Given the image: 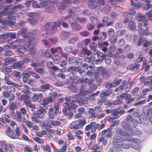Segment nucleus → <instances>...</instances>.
<instances>
[{
  "mask_svg": "<svg viewBox=\"0 0 152 152\" xmlns=\"http://www.w3.org/2000/svg\"><path fill=\"white\" fill-rule=\"evenodd\" d=\"M28 29L27 28H23L20 29L18 32V34L22 35V37L25 39H28L29 36L26 35Z\"/></svg>",
  "mask_w": 152,
  "mask_h": 152,
  "instance_id": "obj_16",
  "label": "nucleus"
},
{
  "mask_svg": "<svg viewBox=\"0 0 152 152\" xmlns=\"http://www.w3.org/2000/svg\"><path fill=\"white\" fill-rule=\"evenodd\" d=\"M4 80L6 83L9 85H12L16 88H20L23 86L22 85H20L15 83L12 82L10 80L9 74L8 73H5Z\"/></svg>",
  "mask_w": 152,
  "mask_h": 152,
  "instance_id": "obj_10",
  "label": "nucleus"
},
{
  "mask_svg": "<svg viewBox=\"0 0 152 152\" xmlns=\"http://www.w3.org/2000/svg\"><path fill=\"white\" fill-rule=\"evenodd\" d=\"M124 22L128 23L129 27L130 29L135 30L136 28V25L135 23L133 21L130 20L126 19L124 21Z\"/></svg>",
  "mask_w": 152,
  "mask_h": 152,
  "instance_id": "obj_26",
  "label": "nucleus"
},
{
  "mask_svg": "<svg viewBox=\"0 0 152 152\" xmlns=\"http://www.w3.org/2000/svg\"><path fill=\"white\" fill-rule=\"evenodd\" d=\"M115 147L114 150H118L119 152H121L122 150L121 148L126 149L129 148L130 147H131V145L126 144L125 143L121 142L118 144H116V145H115Z\"/></svg>",
  "mask_w": 152,
  "mask_h": 152,
  "instance_id": "obj_11",
  "label": "nucleus"
},
{
  "mask_svg": "<svg viewBox=\"0 0 152 152\" xmlns=\"http://www.w3.org/2000/svg\"><path fill=\"white\" fill-rule=\"evenodd\" d=\"M139 68V64H135L134 65H129L127 67V69L131 70L132 71H134L137 70Z\"/></svg>",
  "mask_w": 152,
  "mask_h": 152,
  "instance_id": "obj_35",
  "label": "nucleus"
},
{
  "mask_svg": "<svg viewBox=\"0 0 152 152\" xmlns=\"http://www.w3.org/2000/svg\"><path fill=\"white\" fill-rule=\"evenodd\" d=\"M142 1L145 3L143 6V8L144 10H147L149 9L152 8V5L149 1L148 0H142Z\"/></svg>",
  "mask_w": 152,
  "mask_h": 152,
  "instance_id": "obj_22",
  "label": "nucleus"
},
{
  "mask_svg": "<svg viewBox=\"0 0 152 152\" xmlns=\"http://www.w3.org/2000/svg\"><path fill=\"white\" fill-rule=\"evenodd\" d=\"M61 24V22L58 21L57 22H47L44 26L42 28V31L45 32V34H43L42 36L45 35L46 37L50 34L54 33L57 30V28L59 27Z\"/></svg>",
  "mask_w": 152,
  "mask_h": 152,
  "instance_id": "obj_2",
  "label": "nucleus"
},
{
  "mask_svg": "<svg viewBox=\"0 0 152 152\" xmlns=\"http://www.w3.org/2000/svg\"><path fill=\"white\" fill-rule=\"evenodd\" d=\"M5 35L7 37L12 39H15L16 37V34L13 32H7L6 33Z\"/></svg>",
  "mask_w": 152,
  "mask_h": 152,
  "instance_id": "obj_47",
  "label": "nucleus"
},
{
  "mask_svg": "<svg viewBox=\"0 0 152 152\" xmlns=\"http://www.w3.org/2000/svg\"><path fill=\"white\" fill-rule=\"evenodd\" d=\"M50 86L49 84H45L42 85L40 86L41 88L43 90V91H46L48 90Z\"/></svg>",
  "mask_w": 152,
  "mask_h": 152,
  "instance_id": "obj_54",
  "label": "nucleus"
},
{
  "mask_svg": "<svg viewBox=\"0 0 152 152\" xmlns=\"http://www.w3.org/2000/svg\"><path fill=\"white\" fill-rule=\"evenodd\" d=\"M12 94V92L10 91H4L2 93V94L6 97L8 98Z\"/></svg>",
  "mask_w": 152,
  "mask_h": 152,
  "instance_id": "obj_58",
  "label": "nucleus"
},
{
  "mask_svg": "<svg viewBox=\"0 0 152 152\" xmlns=\"http://www.w3.org/2000/svg\"><path fill=\"white\" fill-rule=\"evenodd\" d=\"M97 5H96L95 0H89L88 2V5L90 8L95 9L96 8L101 6L103 5L104 3L103 0H97Z\"/></svg>",
  "mask_w": 152,
  "mask_h": 152,
  "instance_id": "obj_5",
  "label": "nucleus"
},
{
  "mask_svg": "<svg viewBox=\"0 0 152 152\" xmlns=\"http://www.w3.org/2000/svg\"><path fill=\"white\" fill-rule=\"evenodd\" d=\"M15 137L14 139H17L20 135V130L18 126H17L15 130Z\"/></svg>",
  "mask_w": 152,
  "mask_h": 152,
  "instance_id": "obj_48",
  "label": "nucleus"
},
{
  "mask_svg": "<svg viewBox=\"0 0 152 152\" xmlns=\"http://www.w3.org/2000/svg\"><path fill=\"white\" fill-rule=\"evenodd\" d=\"M23 65L24 64L20 61L14 64L15 69H18L19 70H21L23 69Z\"/></svg>",
  "mask_w": 152,
  "mask_h": 152,
  "instance_id": "obj_30",
  "label": "nucleus"
},
{
  "mask_svg": "<svg viewBox=\"0 0 152 152\" xmlns=\"http://www.w3.org/2000/svg\"><path fill=\"white\" fill-rule=\"evenodd\" d=\"M33 139L35 141L40 144H42L44 143L43 140L37 137H33Z\"/></svg>",
  "mask_w": 152,
  "mask_h": 152,
  "instance_id": "obj_52",
  "label": "nucleus"
},
{
  "mask_svg": "<svg viewBox=\"0 0 152 152\" xmlns=\"http://www.w3.org/2000/svg\"><path fill=\"white\" fill-rule=\"evenodd\" d=\"M67 71L70 72L69 75L70 79L72 80H74L76 79V66H72L68 68Z\"/></svg>",
  "mask_w": 152,
  "mask_h": 152,
  "instance_id": "obj_8",
  "label": "nucleus"
},
{
  "mask_svg": "<svg viewBox=\"0 0 152 152\" xmlns=\"http://www.w3.org/2000/svg\"><path fill=\"white\" fill-rule=\"evenodd\" d=\"M117 38V36H113L110 37L109 41L112 44H114L116 42Z\"/></svg>",
  "mask_w": 152,
  "mask_h": 152,
  "instance_id": "obj_51",
  "label": "nucleus"
},
{
  "mask_svg": "<svg viewBox=\"0 0 152 152\" xmlns=\"http://www.w3.org/2000/svg\"><path fill=\"white\" fill-rule=\"evenodd\" d=\"M34 69L35 71L39 73L40 75H43L45 72V69L42 67H34Z\"/></svg>",
  "mask_w": 152,
  "mask_h": 152,
  "instance_id": "obj_39",
  "label": "nucleus"
},
{
  "mask_svg": "<svg viewBox=\"0 0 152 152\" xmlns=\"http://www.w3.org/2000/svg\"><path fill=\"white\" fill-rule=\"evenodd\" d=\"M25 104L27 107H29L32 109L35 108V105L34 104H32L31 101L26 102Z\"/></svg>",
  "mask_w": 152,
  "mask_h": 152,
  "instance_id": "obj_49",
  "label": "nucleus"
},
{
  "mask_svg": "<svg viewBox=\"0 0 152 152\" xmlns=\"http://www.w3.org/2000/svg\"><path fill=\"white\" fill-rule=\"evenodd\" d=\"M27 49L24 47H21L17 49V51L20 54H23L26 51Z\"/></svg>",
  "mask_w": 152,
  "mask_h": 152,
  "instance_id": "obj_57",
  "label": "nucleus"
},
{
  "mask_svg": "<svg viewBox=\"0 0 152 152\" xmlns=\"http://www.w3.org/2000/svg\"><path fill=\"white\" fill-rule=\"evenodd\" d=\"M16 94L18 96V100H23L25 96V94L21 95L20 93L18 92H16Z\"/></svg>",
  "mask_w": 152,
  "mask_h": 152,
  "instance_id": "obj_59",
  "label": "nucleus"
},
{
  "mask_svg": "<svg viewBox=\"0 0 152 152\" xmlns=\"http://www.w3.org/2000/svg\"><path fill=\"white\" fill-rule=\"evenodd\" d=\"M46 113L47 111L45 109L42 107H41L39 110L36 111V114L37 115H42L43 113Z\"/></svg>",
  "mask_w": 152,
  "mask_h": 152,
  "instance_id": "obj_40",
  "label": "nucleus"
},
{
  "mask_svg": "<svg viewBox=\"0 0 152 152\" xmlns=\"http://www.w3.org/2000/svg\"><path fill=\"white\" fill-rule=\"evenodd\" d=\"M53 102V100L51 97H46L44 98L43 99L42 104L44 107H45L49 103H52Z\"/></svg>",
  "mask_w": 152,
  "mask_h": 152,
  "instance_id": "obj_20",
  "label": "nucleus"
},
{
  "mask_svg": "<svg viewBox=\"0 0 152 152\" xmlns=\"http://www.w3.org/2000/svg\"><path fill=\"white\" fill-rule=\"evenodd\" d=\"M31 76V74L29 72H25L23 74L22 77L23 81V83H26L28 82V78Z\"/></svg>",
  "mask_w": 152,
  "mask_h": 152,
  "instance_id": "obj_29",
  "label": "nucleus"
},
{
  "mask_svg": "<svg viewBox=\"0 0 152 152\" xmlns=\"http://www.w3.org/2000/svg\"><path fill=\"white\" fill-rule=\"evenodd\" d=\"M97 55L98 58H101L102 60L104 59L105 55H104L102 52L98 51Z\"/></svg>",
  "mask_w": 152,
  "mask_h": 152,
  "instance_id": "obj_64",
  "label": "nucleus"
},
{
  "mask_svg": "<svg viewBox=\"0 0 152 152\" xmlns=\"http://www.w3.org/2000/svg\"><path fill=\"white\" fill-rule=\"evenodd\" d=\"M70 88L72 92H76V82L75 80L72 81L71 84Z\"/></svg>",
  "mask_w": 152,
  "mask_h": 152,
  "instance_id": "obj_43",
  "label": "nucleus"
},
{
  "mask_svg": "<svg viewBox=\"0 0 152 152\" xmlns=\"http://www.w3.org/2000/svg\"><path fill=\"white\" fill-rule=\"evenodd\" d=\"M143 20L142 21L139 23L137 26L138 28V32L139 34H142V32L143 30V28H142V26H145L148 24V22L147 20Z\"/></svg>",
  "mask_w": 152,
  "mask_h": 152,
  "instance_id": "obj_19",
  "label": "nucleus"
},
{
  "mask_svg": "<svg viewBox=\"0 0 152 152\" xmlns=\"http://www.w3.org/2000/svg\"><path fill=\"white\" fill-rule=\"evenodd\" d=\"M24 88V89L21 91L23 92L26 94H30L31 93V91H30V87L26 84H24L23 85Z\"/></svg>",
  "mask_w": 152,
  "mask_h": 152,
  "instance_id": "obj_33",
  "label": "nucleus"
},
{
  "mask_svg": "<svg viewBox=\"0 0 152 152\" xmlns=\"http://www.w3.org/2000/svg\"><path fill=\"white\" fill-rule=\"evenodd\" d=\"M5 132L7 135L12 138L14 139L15 137V132L11 127H8Z\"/></svg>",
  "mask_w": 152,
  "mask_h": 152,
  "instance_id": "obj_21",
  "label": "nucleus"
},
{
  "mask_svg": "<svg viewBox=\"0 0 152 152\" xmlns=\"http://www.w3.org/2000/svg\"><path fill=\"white\" fill-rule=\"evenodd\" d=\"M136 118V121H134L132 119L131 115H129L126 118V121L133 127L136 126L137 125V123H141V120L139 117H137Z\"/></svg>",
  "mask_w": 152,
  "mask_h": 152,
  "instance_id": "obj_7",
  "label": "nucleus"
},
{
  "mask_svg": "<svg viewBox=\"0 0 152 152\" xmlns=\"http://www.w3.org/2000/svg\"><path fill=\"white\" fill-rule=\"evenodd\" d=\"M129 97L128 94L126 93L122 94L120 96H118V98H120L121 100L125 98V100H127V98Z\"/></svg>",
  "mask_w": 152,
  "mask_h": 152,
  "instance_id": "obj_56",
  "label": "nucleus"
},
{
  "mask_svg": "<svg viewBox=\"0 0 152 152\" xmlns=\"http://www.w3.org/2000/svg\"><path fill=\"white\" fill-rule=\"evenodd\" d=\"M52 59L55 64H57L60 60V56L58 54H55L52 56Z\"/></svg>",
  "mask_w": 152,
  "mask_h": 152,
  "instance_id": "obj_44",
  "label": "nucleus"
},
{
  "mask_svg": "<svg viewBox=\"0 0 152 152\" xmlns=\"http://www.w3.org/2000/svg\"><path fill=\"white\" fill-rule=\"evenodd\" d=\"M114 118L113 117H110L108 118V120L109 121H111V120H112V124L110 126V127H114L115 125L118 124L119 122V121H115L114 120Z\"/></svg>",
  "mask_w": 152,
  "mask_h": 152,
  "instance_id": "obj_36",
  "label": "nucleus"
},
{
  "mask_svg": "<svg viewBox=\"0 0 152 152\" xmlns=\"http://www.w3.org/2000/svg\"><path fill=\"white\" fill-rule=\"evenodd\" d=\"M55 7L53 6H48L45 9V12L47 13H52L55 10Z\"/></svg>",
  "mask_w": 152,
  "mask_h": 152,
  "instance_id": "obj_34",
  "label": "nucleus"
},
{
  "mask_svg": "<svg viewBox=\"0 0 152 152\" xmlns=\"http://www.w3.org/2000/svg\"><path fill=\"white\" fill-rule=\"evenodd\" d=\"M66 101L68 102L71 103H74L76 102V94L72 95L69 98H65Z\"/></svg>",
  "mask_w": 152,
  "mask_h": 152,
  "instance_id": "obj_28",
  "label": "nucleus"
},
{
  "mask_svg": "<svg viewBox=\"0 0 152 152\" xmlns=\"http://www.w3.org/2000/svg\"><path fill=\"white\" fill-rule=\"evenodd\" d=\"M37 20L38 17H37L34 18H28V19L27 21L31 25H34L37 23Z\"/></svg>",
  "mask_w": 152,
  "mask_h": 152,
  "instance_id": "obj_38",
  "label": "nucleus"
},
{
  "mask_svg": "<svg viewBox=\"0 0 152 152\" xmlns=\"http://www.w3.org/2000/svg\"><path fill=\"white\" fill-rule=\"evenodd\" d=\"M17 60V59L15 57H7L4 59V63L6 65H8L15 62Z\"/></svg>",
  "mask_w": 152,
  "mask_h": 152,
  "instance_id": "obj_23",
  "label": "nucleus"
},
{
  "mask_svg": "<svg viewBox=\"0 0 152 152\" xmlns=\"http://www.w3.org/2000/svg\"><path fill=\"white\" fill-rule=\"evenodd\" d=\"M129 15H136L135 16L136 17V19L140 22L142 21L143 20H145V17L144 15H143L137 13V14L133 10H132L130 12H124L123 13V16L124 17L128 16Z\"/></svg>",
  "mask_w": 152,
  "mask_h": 152,
  "instance_id": "obj_4",
  "label": "nucleus"
},
{
  "mask_svg": "<svg viewBox=\"0 0 152 152\" xmlns=\"http://www.w3.org/2000/svg\"><path fill=\"white\" fill-rule=\"evenodd\" d=\"M53 107L55 109V111L54 112V114L56 116L58 115L59 113V106L58 102L55 103L54 104Z\"/></svg>",
  "mask_w": 152,
  "mask_h": 152,
  "instance_id": "obj_37",
  "label": "nucleus"
},
{
  "mask_svg": "<svg viewBox=\"0 0 152 152\" xmlns=\"http://www.w3.org/2000/svg\"><path fill=\"white\" fill-rule=\"evenodd\" d=\"M41 148L43 151L48 152H51V150L50 146L48 144H47L45 146L42 145L41 146Z\"/></svg>",
  "mask_w": 152,
  "mask_h": 152,
  "instance_id": "obj_42",
  "label": "nucleus"
},
{
  "mask_svg": "<svg viewBox=\"0 0 152 152\" xmlns=\"http://www.w3.org/2000/svg\"><path fill=\"white\" fill-rule=\"evenodd\" d=\"M30 60V57L28 56H23L22 60L20 61L23 64H27L29 63Z\"/></svg>",
  "mask_w": 152,
  "mask_h": 152,
  "instance_id": "obj_32",
  "label": "nucleus"
},
{
  "mask_svg": "<svg viewBox=\"0 0 152 152\" xmlns=\"http://www.w3.org/2000/svg\"><path fill=\"white\" fill-rule=\"evenodd\" d=\"M63 2L64 3H59L58 4L57 7L59 10H63L64 9L68 6V4H69L71 2L70 0H63Z\"/></svg>",
  "mask_w": 152,
  "mask_h": 152,
  "instance_id": "obj_14",
  "label": "nucleus"
},
{
  "mask_svg": "<svg viewBox=\"0 0 152 152\" xmlns=\"http://www.w3.org/2000/svg\"><path fill=\"white\" fill-rule=\"evenodd\" d=\"M26 15L31 18L38 17L37 14L35 12H28L27 13Z\"/></svg>",
  "mask_w": 152,
  "mask_h": 152,
  "instance_id": "obj_61",
  "label": "nucleus"
},
{
  "mask_svg": "<svg viewBox=\"0 0 152 152\" xmlns=\"http://www.w3.org/2000/svg\"><path fill=\"white\" fill-rule=\"evenodd\" d=\"M51 51L52 54H54L57 53L61 54L62 57L64 58L66 60L67 59V57L65 55L63 54L62 49L61 47L59 46L56 48H52L51 49Z\"/></svg>",
  "mask_w": 152,
  "mask_h": 152,
  "instance_id": "obj_12",
  "label": "nucleus"
},
{
  "mask_svg": "<svg viewBox=\"0 0 152 152\" xmlns=\"http://www.w3.org/2000/svg\"><path fill=\"white\" fill-rule=\"evenodd\" d=\"M29 72L31 74V76L36 79H39L40 78V76L36 73L32 72L31 71H29Z\"/></svg>",
  "mask_w": 152,
  "mask_h": 152,
  "instance_id": "obj_63",
  "label": "nucleus"
},
{
  "mask_svg": "<svg viewBox=\"0 0 152 152\" xmlns=\"http://www.w3.org/2000/svg\"><path fill=\"white\" fill-rule=\"evenodd\" d=\"M9 8L7 7L4 9L1 12H0V23H1L2 22L1 18L4 15H7L13 13V11H8L7 10Z\"/></svg>",
  "mask_w": 152,
  "mask_h": 152,
  "instance_id": "obj_17",
  "label": "nucleus"
},
{
  "mask_svg": "<svg viewBox=\"0 0 152 152\" xmlns=\"http://www.w3.org/2000/svg\"><path fill=\"white\" fill-rule=\"evenodd\" d=\"M98 45L102 48V50L103 51L105 52L107 50V47L109 45L107 41L101 42V41H99L98 42Z\"/></svg>",
  "mask_w": 152,
  "mask_h": 152,
  "instance_id": "obj_18",
  "label": "nucleus"
},
{
  "mask_svg": "<svg viewBox=\"0 0 152 152\" xmlns=\"http://www.w3.org/2000/svg\"><path fill=\"white\" fill-rule=\"evenodd\" d=\"M85 61L86 62L90 63L91 61H94L95 58L93 56H85L84 57Z\"/></svg>",
  "mask_w": 152,
  "mask_h": 152,
  "instance_id": "obj_46",
  "label": "nucleus"
},
{
  "mask_svg": "<svg viewBox=\"0 0 152 152\" xmlns=\"http://www.w3.org/2000/svg\"><path fill=\"white\" fill-rule=\"evenodd\" d=\"M127 141L133 142V144L131 145V147L136 150L139 149L140 146L141 140L139 139L133 138L131 137H126Z\"/></svg>",
  "mask_w": 152,
  "mask_h": 152,
  "instance_id": "obj_3",
  "label": "nucleus"
},
{
  "mask_svg": "<svg viewBox=\"0 0 152 152\" xmlns=\"http://www.w3.org/2000/svg\"><path fill=\"white\" fill-rule=\"evenodd\" d=\"M39 31L38 30L36 29H32L28 33L29 35L28 36H29L28 38L29 39L30 44H33L35 45L37 43V40L34 37L31 38V37L30 36H35L36 35H37Z\"/></svg>",
  "mask_w": 152,
  "mask_h": 152,
  "instance_id": "obj_6",
  "label": "nucleus"
},
{
  "mask_svg": "<svg viewBox=\"0 0 152 152\" xmlns=\"http://www.w3.org/2000/svg\"><path fill=\"white\" fill-rule=\"evenodd\" d=\"M15 118L17 121L21 123H23L26 120L25 116L22 114L20 111H16Z\"/></svg>",
  "mask_w": 152,
  "mask_h": 152,
  "instance_id": "obj_15",
  "label": "nucleus"
},
{
  "mask_svg": "<svg viewBox=\"0 0 152 152\" xmlns=\"http://www.w3.org/2000/svg\"><path fill=\"white\" fill-rule=\"evenodd\" d=\"M99 126V125L96 124L95 122H91L86 126L85 130H88L91 129V132L94 133L95 132L96 129H97Z\"/></svg>",
  "mask_w": 152,
  "mask_h": 152,
  "instance_id": "obj_9",
  "label": "nucleus"
},
{
  "mask_svg": "<svg viewBox=\"0 0 152 152\" xmlns=\"http://www.w3.org/2000/svg\"><path fill=\"white\" fill-rule=\"evenodd\" d=\"M18 102H13L10 104L9 109L10 110L13 111L17 108Z\"/></svg>",
  "mask_w": 152,
  "mask_h": 152,
  "instance_id": "obj_31",
  "label": "nucleus"
},
{
  "mask_svg": "<svg viewBox=\"0 0 152 152\" xmlns=\"http://www.w3.org/2000/svg\"><path fill=\"white\" fill-rule=\"evenodd\" d=\"M86 120L85 118L82 117V118L79 119L77 121V129L80 127L83 126L86 124Z\"/></svg>",
  "mask_w": 152,
  "mask_h": 152,
  "instance_id": "obj_24",
  "label": "nucleus"
},
{
  "mask_svg": "<svg viewBox=\"0 0 152 152\" xmlns=\"http://www.w3.org/2000/svg\"><path fill=\"white\" fill-rule=\"evenodd\" d=\"M118 108H114L111 110V114L113 116L118 115Z\"/></svg>",
  "mask_w": 152,
  "mask_h": 152,
  "instance_id": "obj_60",
  "label": "nucleus"
},
{
  "mask_svg": "<svg viewBox=\"0 0 152 152\" xmlns=\"http://www.w3.org/2000/svg\"><path fill=\"white\" fill-rule=\"evenodd\" d=\"M28 51L29 52V54L32 56L34 55L36 52V50L34 47L29 48L28 49Z\"/></svg>",
  "mask_w": 152,
  "mask_h": 152,
  "instance_id": "obj_62",
  "label": "nucleus"
},
{
  "mask_svg": "<svg viewBox=\"0 0 152 152\" xmlns=\"http://www.w3.org/2000/svg\"><path fill=\"white\" fill-rule=\"evenodd\" d=\"M43 97V95L42 93L39 94H34L32 97V100L34 102H41Z\"/></svg>",
  "mask_w": 152,
  "mask_h": 152,
  "instance_id": "obj_13",
  "label": "nucleus"
},
{
  "mask_svg": "<svg viewBox=\"0 0 152 152\" xmlns=\"http://www.w3.org/2000/svg\"><path fill=\"white\" fill-rule=\"evenodd\" d=\"M121 126L124 130L118 128L116 131V134L126 137H131V136H134L135 134L140 135L142 134L141 131L139 129L134 127L132 128L126 122H122Z\"/></svg>",
  "mask_w": 152,
  "mask_h": 152,
  "instance_id": "obj_1",
  "label": "nucleus"
},
{
  "mask_svg": "<svg viewBox=\"0 0 152 152\" xmlns=\"http://www.w3.org/2000/svg\"><path fill=\"white\" fill-rule=\"evenodd\" d=\"M81 54L80 55V56L81 57L83 56L85 54L89 56L90 53V51L86 48H83L81 51Z\"/></svg>",
  "mask_w": 152,
  "mask_h": 152,
  "instance_id": "obj_41",
  "label": "nucleus"
},
{
  "mask_svg": "<svg viewBox=\"0 0 152 152\" xmlns=\"http://www.w3.org/2000/svg\"><path fill=\"white\" fill-rule=\"evenodd\" d=\"M63 119H60L59 121H52L50 122L51 125L54 126H59L61 124V121L64 120Z\"/></svg>",
  "mask_w": 152,
  "mask_h": 152,
  "instance_id": "obj_27",
  "label": "nucleus"
},
{
  "mask_svg": "<svg viewBox=\"0 0 152 152\" xmlns=\"http://www.w3.org/2000/svg\"><path fill=\"white\" fill-rule=\"evenodd\" d=\"M36 114V113H33L32 116L31 117V119L32 121L36 123H39L40 121L38 119L37 116Z\"/></svg>",
  "mask_w": 152,
  "mask_h": 152,
  "instance_id": "obj_45",
  "label": "nucleus"
},
{
  "mask_svg": "<svg viewBox=\"0 0 152 152\" xmlns=\"http://www.w3.org/2000/svg\"><path fill=\"white\" fill-rule=\"evenodd\" d=\"M77 102L80 104H87V101L85 99H83L81 98L77 99Z\"/></svg>",
  "mask_w": 152,
  "mask_h": 152,
  "instance_id": "obj_55",
  "label": "nucleus"
},
{
  "mask_svg": "<svg viewBox=\"0 0 152 152\" xmlns=\"http://www.w3.org/2000/svg\"><path fill=\"white\" fill-rule=\"evenodd\" d=\"M7 145L5 143L2 144L0 146V152H4L6 151Z\"/></svg>",
  "mask_w": 152,
  "mask_h": 152,
  "instance_id": "obj_53",
  "label": "nucleus"
},
{
  "mask_svg": "<svg viewBox=\"0 0 152 152\" xmlns=\"http://www.w3.org/2000/svg\"><path fill=\"white\" fill-rule=\"evenodd\" d=\"M8 11V10H7ZM9 11H11L13 12V13L11 14H10L8 15H8V16L7 17V19L10 20H16V17L15 16L13 15H12V14H13L14 13V11H13L12 10H10Z\"/></svg>",
  "mask_w": 152,
  "mask_h": 152,
  "instance_id": "obj_50",
  "label": "nucleus"
},
{
  "mask_svg": "<svg viewBox=\"0 0 152 152\" xmlns=\"http://www.w3.org/2000/svg\"><path fill=\"white\" fill-rule=\"evenodd\" d=\"M125 139L121 137L118 135H115L113 139V142L115 143H121L122 142H124L125 141Z\"/></svg>",
  "mask_w": 152,
  "mask_h": 152,
  "instance_id": "obj_25",
  "label": "nucleus"
}]
</instances>
